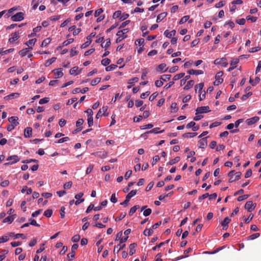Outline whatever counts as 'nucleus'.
<instances>
[{
    "instance_id": "6e6552de",
    "label": "nucleus",
    "mask_w": 261,
    "mask_h": 261,
    "mask_svg": "<svg viewBox=\"0 0 261 261\" xmlns=\"http://www.w3.org/2000/svg\"><path fill=\"white\" fill-rule=\"evenodd\" d=\"M196 115H197L198 114H202L209 112L211 111V110H210V108L208 106H204L198 107L196 109Z\"/></svg>"
},
{
    "instance_id": "864d4df0",
    "label": "nucleus",
    "mask_w": 261,
    "mask_h": 261,
    "mask_svg": "<svg viewBox=\"0 0 261 261\" xmlns=\"http://www.w3.org/2000/svg\"><path fill=\"white\" fill-rule=\"evenodd\" d=\"M87 121L89 127L92 126L93 124V116L87 117Z\"/></svg>"
},
{
    "instance_id": "a19ab883",
    "label": "nucleus",
    "mask_w": 261,
    "mask_h": 261,
    "mask_svg": "<svg viewBox=\"0 0 261 261\" xmlns=\"http://www.w3.org/2000/svg\"><path fill=\"white\" fill-rule=\"evenodd\" d=\"M204 86V83H200L198 84H197L195 86V90L196 92L197 91V89H199V92H200L202 89H203Z\"/></svg>"
},
{
    "instance_id": "a211bd4d",
    "label": "nucleus",
    "mask_w": 261,
    "mask_h": 261,
    "mask_svg": "<svg viewBox=\"0 0 261 261\" xmlns=\"http://www.w3.org/2000/svg\"><path fill=\"white\" fill-rule=\"evenodd\" d=\"M137 246L136 243H132L130 244L129 246V255H133L135 252H136V247Z\"/></svg>"
},
{
    "instance_id": "8fccbe9b",
    "label": "nucleus",
    "mask_w": 261,
    "mask_h": 261,
    "mask_svg": "<svg viewBox=\"0 0 261 261\" xmlns=\"http://www.w3.org/2000/svg\"><path fill=\"white\" fill-rule=\"evenodd\" d=\"M121 11H119V10H118V11H115L113 15V18L114 19H116V18H117L118 17H121Z\"/></svg>"
},
{
    "instance_id": "3c124183",
    "label": "nucleus",
    "mask_w": 261,
    "mask_h": 261,
    "mask_svg": "<svg viewBox=\"0 0 261 261\" xmlns=\"http://www.w3.org/2000/svg\"><path fill=\"white\" fill-rule=\"evenodd\" d=\"M170 107H171V109H172V111H171V112L175 113L178 111V108H177V104L175 102H173L171 105Z\"/></svg>"
},
{
    "instance_id": "58836bf2",
    "label": "nucleus",
    "mask_w": 261,
    "mask_h": 261,
    "mask_svg": "<svg viewBox=\"0 0 261 261\" xmlns=\"http://www.w3.org/2000/svg\"><path fill=\"white\" fill-rule=\"evenodd\" d=\"M110 44H111V40L110 38H108L106 40V42H105V45H103V43H102L101 44V46L102 47H103L105 49H107L108 47H109L110 46Z\"/></svg>"
},
{
    "instance_id": "603ef678",
    "label": "nucleus",
    "mask_w": 261,
    "mask_h": 261,
    "mask_svg": "<svg viewBox=\"0 0 261 261\" xmlns=\"http://www.w3.org/2000/svg\"><path fill=\"white\" fill-rule=\"evenodd\" d=\"M74 41V39L73 38H70L69 39H67V40L64 41L63 43V46H67L68 44L72 43Z\"/></svg>"
},
{
    "instance_id": "cd10ccee",
    "label": "nucleus",
    "mask_w": 261,
    "mask_h": 261,
    "mask_svg": "<svg viewBox=\"0 0 261 261\" xmlns=\"http://www.w3.org/2000/svg\"><path fill=\"white\" fill-rule=\"evenodd\" d=\"M56 58H55V57H53V58H51V59L47 60L45 62V64H44L45 66H46V67H48V66H49L50 65H51L52 63H53L54 62H55V61H56Z\"/></svg>"
},
{
    "instance_id": "c03bdc74",
    "label": "nucleus",
    "mask_w": 261,
    "mask_h": 261,
    "mask_svg": "<svg viewBox=\"0 0 261 261\" xmlns=\"http://www.w3.org/2000/svg\"><path fill=\"white\" fill-rule=\"evenodd\" d=\"M184 75H185V73H180L179 74H177L174 76L173 80L174 81H176V80H179L181 78H182V77H184Z\"/></svg>"
},
{
    "instance_id": "9d476101",
    "label": "nucleus",
    "mask_w": 261,
    "mask_h": 261,
    "mask_svg": "<svg viewBox=\"0 0 261 261\" xmlns=\"http://www.w3.org/2000/svg\"><path fill=\"white\" fill-rule=\"evenodd\" d=\"M214 63L215 64H221L225 67H227L228 65V63L227 62V60L225 58L216 59L214 61Z\"/></svg>"
},
{
    "instance_id": "ddd939ff",
    "label": "nucleus",
    "mask_w": 261,
    "mask_h": 261,
    "mask_svg": "<svg viewBox=\"0 0 261 261\" xmlns=\"http://www.w3.org/2000/svg\"><path fill=\"white\" fill-rule=\"evenodd\" d=\"M54 73L55 75V78H59L63 76L64 74L62 72V68H58L56 69H54L52 71Z\"/></svg>"
},
{
    "instance_id": "0e129e2a",
    "label": "nucleus",
    "mask_w": 261,
    "mask_h": 261,
    "mask_svg": "<svg viewBox=\"0 0 261 261\" xmlns=\"http://www.w3.org/2000/svg\"><path fill=\"white\" fill-rule=\"evenodd\" d=\"M126 213H121L119 215V217H117L116 219H115V221H120L122 219H123L125 216H126Z\"/></svg>"
},
{
    "instance_id": "79ce46f5",
    "label": "nucleus",
    "mask_w": 261,
    "mask_h": 261,
    "mask_svg": "<svg viewBox=\"0 0 261 261\" xmlns=\"http://www.w3.org/2000/svg\"><path fill=\"white\" fill-rule=\"evenodd\" d=\"M111 62L110 59L108 58H105L102 59L101 61V63L102 65L106 66L108 65Z\"/></svg>"
},
{
    "instance_id": "de8ad7c7",
    "label": "nucleus",
    "mask_w": 261,
    "mask_h": 261,
    "mask_svg": "<svg viewBox=\"0 0 261 261\" xmlns=\"http://www.w3.org/2000/svg\"><path fill=\"white\" fill-rule=\"evenodd\" d=\"M260 236L259 233H253L248 237V240H253L256 238H258Z\"/></svg>"
},
{
    "instance_id": "13d9d810",
    "label": "nucleus",
    "mask_w": 261,
    "mask_h": 261,
    "mask_svg": "<svg viewBox=\"0 0 261 261\" xmlns=\"http://www.w3.org/2000/svg\"><path fill=\"white\" fill-rule=\"evenodd\" d=\"M246 19L247 20H250L252 22H254L257 20V18L256 17L248 15L246 17Z\"/></svg>"
},
{
    "instance_id": "bf43d9fd",
    "label": "nucleus",
    "mask_w": 261,
    "mask_h": 261,
    "mask_svg": "<svg viewBox=\"0 0 261 261\" xmlns=\"http://www.w3.org/2000/svg\"><path fill=\"white\" fill-rule=\"evenodd\" d=\"M80 238L81 237L79 234H75L72 238L71 240L73 242L76 243L79 241Z\"/></svg>"
},
{
    "instance_id": "c756f323",
    "label": "nucleus",
    "mask_w": 261,
    "mask_h": 261,
    "mask_svg": "<svg viewBox=\"0 0 261 261\" xmlns=\"http://www.w3.org/2000/svg\"><path fill=\"white\" fill-rule=\"evenodd\" d=\"M260 81V78L258 76H256L255 78V81H253V80H252L251 79V78H250V80H249V83L253 86H255L256 85H257Z\"/></svg>"
},
{
    "instance_id": "4468645a",
    "label": "nucleus",
    "mask_w": 261,
    "mask_h": 261,
    "mask_svg": "<svg viewBox=\"0 0 261 261\" xmlns=\"http://www.w3.org/2000/svg\"><path fill=\"white\" fill-rule=\"evenodd\" d=\"M199 147L201 148L204 149L207 146V137L203 138L198 141Z\"/></svg>"
},
{
    "instance_id": "6ab92c4d",
    "label": "nucleus",
    "mask_w": 261,
    "mask_h": 261,
    "mask_svg": "<svg viewBox=\"0 0 261 261\" xmlns=\"http://www.w3.org/2000/svg\"><path fill=\"white\" fill-rule=\"evenodd\" d=\"M188 73L190 75L195 74V75H199L203 73V71L202 70H194V69H190L188 71Z\"/></svg>"
},
{
    "instance_id": "a18cd8bd",
    "label": "nucleus",
    "mask_w": 261,
    "mask_h": 261,
    "mask_svg": "<svg viewBox=\"0 0 261 261\" xmlns=\"http://www.w3.org/2000/svg\"><path fill=\"white\" fill-rule=\"evenodd\" d=\"M51 39L49 38H47L44 39L41 44V46H46L48 44L50 43Z\"/></svg>"
},
{
    "instance_id": "f3484780",
    "label": "nucleus",
    "mask_w": 261,
    "mask_h": 261,
    "mask_svg": "<svg viewBox=\"0 0 261 261\" xmlns=\"http://www.w3.org/2000/svg\"><path fill=\"white\" fill-rule=\"evenodd\" d=\"M32 128L28 127L24 129V136L25 138H30L32 136Z\"/></svg>"
},
{
    "instance_id": "c9c22d12",
    "label": "nucleus",
    "mask_w": 261,
    "mask_h": 261,
    "mask_svg": "<svg viewBox=\"0 0 261 261\" xmlns=\"http://www.w3.org/2000/svg\"><path fill=\"white\" fill-rule=\"evenodd\" d=\"M24 12H17V21L22 20L24 18Z\"/></svg>"
},
{
    "instance_id": "49530a36",
    "label": "nucleus",
    "mask_w": 261,
    "mask_h": 261,
    "mask_svg": "<svg viewBox=\"0 0 261 261\" xmlns=\"http://www.w3.org/2000/svg\"><path fill=\"white\" fill-rule=\"evenodd\" d=\"M190 16L189 15H186L184 16L183 17H182L180 21H179V24H182L185 22H186L187 21H188L189 19Z\"/></svg>"
},
{
    "instance_id": "37998d69",
    "label": "nucleus",
    "mask_w": 261,
    "mask_h": 261,
    "mask_svg": "<svg viewBox=\"0 0 261 261\" xmlns=\"http://www.w3.org/2000/svg\"><path fill=\"white\" fill-rule=\"evenodd\" d=\"M100 81H101L100 77H96V78L93 79V80H92V81L91 82V85L92 86H95L97 84H98L100 82Z\"/></svg>"
},
{
    "instance_id": "4d7b16f0",
    "label": "nucleus",
    "mask_w": 261,
    "mask_h": 261,
    "mask_svg": "<svg viewBox=\"0 0 261 261\" xmlns=\"http://www.w3.org/2000/svg\"><path fill=\"white\" fill-rule=\"evenodd\" d=\"M226 4V2L225 1H220L219 2V3L216 4L215 7L216 8H221V7H222L223 6H224Z\"/></svg>"
},
{
    "instance_id": "473e14b6",
    "label": "nucleus",
    "mask_w": 261,
    "mask_h": 261,
    "mask_svg": "<svg viewBox=\"0 0 261 261\" xmlns=\"http://www.w3.org/2000/svg\"><path fill=\"white\" fill-rule=\"evenodd\" d=\"M171 75L170 74H164L160 76V79L163 81L166 82L170 80Z\"/></svg>"
},
{
    "instance_id": "a878e982",
    "label": "nucleus",
    "mask_w": 261,
    "mask_h": 261,
    "mask_svg": "<svg viewBox=\"0 0 261 261\" xmlns=\"http://www.w3.org/2000/svg\"><path fill=\"white\" fill-rule=\"evenodd\" d=\"M194 84V81L193 80L189 81L187 82V85L184 87V90H188L191 88Z\"/></svg>"
},
{
    "instance_id": "7ed1b4c3",
    "label": "nucleus",
    "mask_w": 261,
    "mask_h": 261,
    "mask_svg": "<svg viewBox=\"0 0 261 261\" xmlns=\"http://www.w3.org/2000/svg\"><path fill=\"white\" fill-rule=\"evenodd\" d=\"M241 174V172L234 173V170L230 171L228 174V176L230 177L229 182H232L236 180H239L240 178Z\"/></svg>"
},
{
    "instance_id": "7c9ffc66",
    "label": "nucleus",
    "mask_w": 261,
    "mask_h": 261,
    "mask_svg": "<svg viewBox=\"0 0 261 261\" xmlns=\"http://www.w3.org/2000/svg\"><path fill=\"white\" fill-rule=\"evenodd\" d=\"M139 208V205H136L134 206L133 207H132L129 210V215L132 216L136 212V210Z\"/></svg>"
},
{
    "instance_id": "412c9836",
    "label": "nucleus",
    "mask_w": 261,
    "mask_h": 261,
    "mask_svg": "<svg viewBox=\"0 0 261 261\" xmlns=\"http://www.w3.org/2000/svg\"><path fill=\"white\" fill-rule=\"evenodd\" d=\"M121 244L119 243V244L117 246H115L114 247V253L115 254V253H118L119 252V251L122 249H123L125 247V244H124L122 245H120Z\"/></svg>"
},
{
    "instance_id": "20e7f679",
    "label": "nucleus",
    "mask_w": 261,
    "mask_h": 261,
    "mask_svg": "<svg viewBox=\"0 0 261 261\" xmlns=\"http://www.w3.org/2000/svg\"><path fill=\"white\" fill-rule=\"evenodd\" d=\"M16 10V7H14L9 9L5 14L4 17L5 18H9L11 17V18L13 21H16V14H14L13 12Z\"/></svg>"
},
{
    "instance_id": "393cba45",
    "label": "nucleus",
    "mask_w": 261,
    "mask_h": 261,
    "mask_svg": "<svg viewBox=\"0 0 261 261\" xmlns=\"http://www.w3.org/2000/svg\"><path fill=\"white\" fill-rule=\"evenodd\" d=\"M14 216L15 215H12V216H9L6 218H5L3 220V223H11L14 219Z\"/></svg>"
},
{
    "instance_id": "ea45409f",
    "label": "nucleus",
    "mask_w": 261,
    "mask_h": 261,
    "mask_svg": "<svg viewBox=\"0 0 261 261\" xmlns=\"http://www.w3.org/2000/svg\"><path fill=\"white\" fill-rule=\"evenodd\" d=\"M37 39L34 38L32 39L29 40L28 41L26 42V44L29 46V47H31L30 46H33L35 44L36 42Z\"/></svg>"
},
{
    "instance_id": "4c0bfd02",
    "label": "nucleus",
    "mask_w": 261,
    "mask_h": 261,
    "mask_svg": "<svg viewBox=\"0 0 261 261\" xmlns=\"http://www.w3.org/2000/svg\"><path fill=\"white\" fill-rule=\"evenodd\" d=\"M117 67V65L115 64H111L106 68L107 71H110L115 70Z\"/></svg>"
},
{
    "instance_id": "dca6fc26",
    "label": "nucleus",
    "mask_w": 261,
    "mask_h": 261,
    "mask_svg": "<svg viewBox=\"0 0 261 261\" xmlns=\"http://www.w3.org/2000/svg\"><path fill=\"white\" fill-rule=\"evenodd\" d=\"M176 34V31L175 30H173L169 32L168 30H166L164 35L167 38H171L172 36H175Z\"/></svg>"
},
{
    "instance_id": "72a5a7b5",
    "label": "nucleus",
    "mask_w": 261,
    "mask_h": 261,
    "mask_svg": "<svg viewBox=\"0 0 261 261\" xmlns=\"http://www.w3.org/2000/svg\"><path fill=\"white\" fill-rule=\"evenodd\" d=\"M11 160H12V161L11 162H8L7 163H6L5 165H9L10 164L16 163V156L13 155L12 156H10V157L8 158V159H7V161H10Z\"/></svg>"
},
{
    "instance_id": "338daca9",
    "label": "nucleus",
    "mask_w": 261,
    "mask_h": 261,
    "mask_svg": "<svg viewBox=\"0 0 261 261\" xmlns=\"http://www.w3.org/2000/svg\"><path fill=\"white\" fill-rule=\"evenodd\" d=\"M84 121L83 119H79L76 122V126L77 127H82V125L83 124Z\"/></svg>"
},
{
    "instance_id": "e2e57ef3",
    "label": "nucleus",
    "mask_w": 261,
    "mask_h": 261,
    "mask_svg": "<svg viewBox=\"0 0 261 261\" xmlns=\"http://www.w3.org/2000/svg\"><path fill=\"white\" fill-rule=\"evenodd\" d=\"M138 81L139 78L137 77H135L130 79L128 82V84L133 85L134 83L138 82Z\"/></svg>"
},
{
    "instance_id": "423d86ee",
    "label": "nucleus",
    "mask_w": 261,
    "mask_h": 261,
    "mask_svg": "<svg viewBox=\"0 0 261 261\" xmlns=\"http://www.w3.org/2000/svg\"><path fill=\"white\" fill-rule=\"evenodd\" d=\"M223 74V72L222 71L218 72L215 75V81L214 82V85L215 86H218L221 84L223 80L221 77Z\"/></svg>"
},
{
    "instance_id": "9b49d317",
    "label": "nucleus",
    "mask_w": 261,
    "mask_h": 261,
    "mask_svg": "<svg viewBox=\"0 0 261 261\" xmlns=\"http://www.w3.org/2000/svg\"><path fill=\"white\" fill-rule=\"evenodd\" d=\"M83 195L84 193L82 192L79 193L75 195L74 198L76 199V200L75 201V204L76 205H77L84 201V199L81 198Z\"/></svg>"
},
{
    "instance_id": "f8f14e48",
    "label": "nucleus",
    "mask_w": 261,
    "mask_h": 261,
    "mask_svg": "<svg viewBox=\"0 0 261 261\" xmlns=\"http://www.w3.org/2000/svg\"><path fill=\"white\" fill-rule=\"evenodd\" d=\"M258 120H259V117L257 116H255V117H252L251 118L247 119L246 120V122L248 125H251L254 124Z\"/></svg>"
},
{
    "instance_id": "f257e3e1",
    "label": "nucleus",
    "mask_w": 261,
    "mask_h": 261,
    "mask_svg": "<svg viewBox=\"0 0 261 261\" xmlns=\"http://www.w3.org/2000/svg\"><path fill=\"white\" fill-rule=\"evenodd\" d=\"M130 232H131V229L129 228L125 230L124 232V234L126 236V237H122V231L119 232L118 233H117V234L116 236L115 240H119L120 244H122L123 243L125 242L128 238V235L130 233Z\"/></svg>"
},
{
    "instance_id": "b1692460",
    "label": "nucleus",
    "mask_w": 261,
    "mask_h": 261,
    "mask_svg": "<svg viewBox=\"0 0 261 261\" xmlns=\"http://www.w3.org/2000/svg\"><path fill=\"white\" fill-rule=\"evenodd\" d=\"M32 47H28L24 48L19 51V54L22 56H25L27 53L30 51V49H32Z\"/></svg>"
},
{
    "instance_id": "5fc2aeb1",
    "label": "nucleus",
    "mask_w": 261,
    "mask_h": 261,
    "mask_svg": "<svg viewBox=\"0 0 261 261\" xmlns=\"http://www.w3.org/2000/svg\"><path fill=\"white\" fill-rule=\"evenodd\" d=\"M253 217V215L251 214L249 215V217H247V218H245V217H243L244 220L245 221L246 223H249L251 220L252 219Z\"/></svg>"
},
{
    "instance_id": "f704fd0d",
    "label": "nucleus",
    "mask_w": 261,
    "mask_h": 261,
    "mask_svg": "<svg viewBox=\"0 0 261 261\" xmlns=\"http://www.w3.org/2000/svg\"><path fill=\"white\" fill-rule=\"evenodd\" d=\"M53 214V210L51 209H47L44 212V216L47 218H49Z\"/></svg>"
},
{
    "instance_id": "e433bc0d",
    "label": "nucleus",
    "mask_w": 261,
    "mask_h": 261,
    "mask_svg": "<svg viewBox=\"0 0 261 261\" xmlns=\"http://www.w3.org/2000/svg\"><path fill=\"white\" fill-rule=\"evenodd\" d=\"M166 64L165 63H162L158 65L156 70L159 72H162L163 70L166 68Z\"/></svg>"
},
{
    "instance_id": "4be33fe9",
    "label": "nucleus",
    "mask_w": 261,
    "mask_h": 261,
    "mask_svg": "<svg viewBox=\"0 0 261 261\" xmlns=\"http://www.w3.org/2000/svg\"><path fill=\"white\" fill-rule=\"evenodd\" d=\"M159 129H160L159 127L154 128L152 129L151 130L147 131L146 133H145V135L146 134H151V133H154V134L162 133L164 132V130L159 131Z\"/></svg>"
},
{
    "instance_id": "680f3d73",
    "label": "nucleus",
    "mask_w": 261,
    "mask_h": 261,
    "mask_svg": "<svg viewBox=\"0 0 261 261\" xmlns=\"http://www.w3.org/2000/svg\"><path fill=\"white\" fill-rule=\"evenodd\" d=\"M32 9L35 10L39 5V2H37L36 0H32Z\"/></svg>"
},
{
    "instance_id": "c85d7f7f",
    "label": "nucleus",
    "mask_w": 261,
    "mask_h": 261,
    "mask_svg": "<svg viewBox=\"0 0 261 261\" xmlns=\"http://www.w3.org/2000/svg\"><path fill=\"white\" fill-rule=\"evenodd\" d=\"M180 160V158L179 156H176L174 159L170 160L168 163V165H172L177 162H178Z\"/></svg>"
},
{
    "instance_id": "09e8293b",
    "label": "nucleus",
    "mask_w": 261,
    "mask_h": 261,
    "mask_svg": "<svg viewBox=\"0 0 261 261\" xmlns=\"http://www.w3.org/2000/svg\"><path fill=\"white\" fill-rule=\"evenodd\" d=\"M11 36L12 37L9 38V41L10 43H13L16 40V33H12Z\"/></svg>"
},
{
    "instance_id": "bb28decb",
    "label": "nucleus",
    "mask_w": 261,
    "mask_h": 261,
    "mask_svg": "<svg viewBox=\"0 0 261 261\" xmlns=\"http://www.w3.org/2000/svg\"><path fill=\"white\" fill-rule=\"evenodd\" d=\"M197 135L196 133H187L182 135L184 138H190L196 136Z\"/></svg>"
},
{
    "instance_id": "f03ea898",
    "label": "nucleus",
    "mask_w": 261,
    "mask_h": 261,
    "mask_svg": "<svg viewBox=\"0 0 261 261\" xmlns=\"http://www.w3.org/2000/svg\"><path fill=\"white\" fill-rule=\"evenodd\" d=\"M128 29H124L122 30L119 31L116 34V35L119 37L116 39V43H118L120 42L122 40L126 38L127 37V36L125 34L128 33Z\"/></svg>"
},
{
    "instance_id": "2eb2a0df",
    "label": "nucleus",
    "mask_w": 261,
    "mask_h": 261,
    "mask_svg": "<svg viewBox=\"0 0 261 261\" xmlns=\"http://www.w3.org/2000/svg\"><path fill=\"white\" fill-rule=\"evenodd\" d=\"M239 62V59L236 58L233 59L230 63L231 67H229L228 69V71L233 70L236 67V65Z\"/></svg>"
},
{
    "instance_id": "5701e85b",
    "label": "nucleus",
    "mask_w": 261,
    "mask_h": 261,
    "mask_svg": "<svg viewBox=\"0 0 261 261\" xmlns=\"http://www.w3.org/2000/svg\"><path fill=\"white\" fill-rule=\"evenodd\" d=\"M167 15V12H163V13H162L160 14L159 15H158V16H157L156 20V22L158 23V22H161L164 18H165L166 17Z\"/></svg>"
},
{
    "instance_id": "69168bd1",
    "label": "nucleus",
    "mask_w": 261,
    "mask_h": 261,
    "mask_svg": "<svg viewBox=\"0 0 261 261\" xmlns=\"http://www.w3.org/2000/svg\"><path fill=\"white\" fill-rule=\"evenodd\" d=\"M249 195H242V196H239L238 197V198H237V200L238 201H243V200L248 198L249 197Z\"/></svg>"
},
{
    "instance_id": "2f4dec72",
    "label": "nucleus",
    "mask_w": 261,
    "mask_h": 261,
    "mask_svg": "<svg viewBox=\"0 0 261 261\" xmlns=\"http://www.w3.org/2000/svg\"><path fill=\"white\" fill-rule=\"evenodd\" d=\"M153 233L152 229H145L143 231V234L146 236H151Z\"/></svg>"
},
{
    "instance_id": "aec40b11",
    "label": "nucleus",
    "mask_w": 261,
    "mask_h": 261,
    "mask_svg": "<svg viewBox=\"0 0 261 261\" xmlns=\"http://www.w3.org/2000/svg\"><path fill=\"white\" fill-rule=\"evenodd\" d=\"M78 69H79V67L77 66L73 67L70 70V71H69L70 74L71 75H76L79 74L81 72V70H80L77 72V71Z\"/></svg>"
},
{
    "instance_id": "052dcab7",
    "label": "nucleus",
    "mask_w": 261,
    "mask_h": 261,
    "mask_svg": "<svg viewBox=\"0 0 261 261\" xmlns=\"http://www.w3.org/2000/svg\"><path fill=\"white\" fill-rule=\"evenodd\" d=\"M152 210L151 208L145 209L143 212V215L145 217L148 216L151 214Z\"/></svg>"
},
{
    "instance_id": "6e6d98bb",
    "label": "nucleus",
    "mask_w": 261,
    "mask_h": 261,
    "mask_svg": "<svg viewBox=\"0 0 261 261\" xmlns=\"http://www.w3.org/2000/svg\"><path fill=\"white\" fill-rule=\"evenodd\" d=\"M49 100V98L48 97H45L42 99H40L39 103L40 105H43L44 103H47Z\"/></svg>"
},
{
    "instance_id": "0eeeda50",
    "label": "nucleus",
    "mask_w": 261,
    "mask_h": 261,
    "mask_svg": "<svg viewBox=\"0 0 261 261\" xmlns=\"http://www.w3.org/2000/svg\"><path fill=\"white\" fill-rule=\"evenodd\" d=\"M256 205V203H253L252 201H247L245 205V208L246 209L248 212H252L255 207Z\"/></svg>"
},
{
    "instance_id": "39448f33",
    "label": "nucleus",
    "mask_w": 261,
    "mask_h": 261,
    "mask_svg": "<svg viewBox=\"0 0 261 261\" xmlns=\"http://www.w3.org/2000/svg\"><path fill=\"white\" fill-rule=\"evenodd\" d=\"M136 193H137V190H132L126 196L125 200L123 202L120 203V204L122 205H123L125 207H126L127 205V204H128L130 199L132 197H133L134 196H135L136 194Z\"/></svg>"
},
{
    "instance_id": "1a4fd4ad",
    "label": "nucleus",
    "mask_w": 261,
    "mask_h": 261,
    "mask_svg": "<svg viewBox=\"0 0 261 261\" xmlns=\"http://www.w3.org/2000/svg\"><path fill=\"white\" fill-rule=\"evenodd\" d=\"M108 110V107H103L101 109H100L96 115V118L99 119L102 115L108 116V114H106L105 113L107 112Z\"/></svg>"
},
{
    "instance_id": "774afa93",
    "label": "nucleus",
    "mask_w": 261,
    "mask_h": 261,
    "mask_svg": "<svg viewBox=\"0 0 261 261\" xmlns=\"http://www.w3.org/2000/svg\"><path fill=\"white\" fill-rule=\"evenodd\" d=\"M103 12V10L102 8L98 9V10H96L94 13V16L95 17H98L99 16L102 12Z\"/></svg>"
}]
</instances>
